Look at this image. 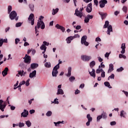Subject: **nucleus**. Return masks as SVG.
Segmentation results:
<instances>
[{"instance_id": "nucleus-18", "label": "nucleus", "mask_w": 128, "mask_h": 128, "mask_svg": "<svg viewBox=\"0 0 128 128\" xmlns=\"http://www.w3.org/2000/svg\"><path fill=\"white\" fill-rule=\"evenodd\" d=\"M121 48L122 50L120 52L121 54H124L126 52V44H122Z\"/></svg>"}, {"instance_id": "nucleus-28", "label": "nucleus", "mask_w": 128, "mask_h": 128, "mask_svg": "<svg viewBox=\"0 0 128 128\" xmlns=\"http://www.w3.org/2000/svg\"><path fill=\"white\" fill-rule=\"evenodd\" d=\"M72 76V67H69L68 68V73L67 74V76L70 77Z\"/></svg>"}, {"instance_id": "nucleus-33", "label": "nucleus", "mask_w": 128, "mask_h": 128, "mask_svg": "<svg viewBox=\"0 0 128 128\" xmlns=\"http://www.w3.org/2000/svg\"><path fill=\"white\" fill-rule=\"evenodd\" d=\"M40 50H44V52H46V46H44V44H42V46L40 47Z\"/></svg>"}, {"instance_id": "nucleus-63", "label": "nucleus", "mask_w": 128, "mask_h": 128, "mask_svg": "<svg viewBox=\"0 0 128 128\" xmlns=\"http://www.w3.org/2000/svg\"><path fill=\"white\" fill-rule=\"evenodd\" d=\"M96 42H102V39H100V38L98 37L96 38Z\"/></svg>"}, {"instance_id": "nucleus-4", "label": "nucleus", "mask_w": 128, "mask_h": 128, "mask_svg": "<svg viewBox=\"0 0 128 128\" xmlns=\"http://www.w3.org/2000/svg\"><path fill=\"white\" fill-rule=\"evenodd\" d=\"M58 68H60V66L58 64H57L54 68V69L52 72V76H58Z\"/></svg>"}, {"instance_id": "nucleus-19", "label": "nucleus", "mask_w": 128, "mask_h": 128, "mask_svg": "<svg viewBox=\"0 0 128 128\" xmlns=\"http://www.w3.org/2000/svg\"><path fill=\"white\" fill-rule=\"evenodd\" d=\"M38 66V64L36 63H32L30 64V68L32 70H34Z\"/></svg>"}, {"instance_id": "nucleus-2", "label": "nucleus", "mask_w": 128, "mask_h": 128, "mask_svg": "<svg viewBox=\"0 0 128 128\" xmlns=\"http://www.w3.org/2000/svg\"><path fill=\"white\" fill-rule=\"evenodd\" d=\"M9 18L11 20H18V14L14 10L12 11L9 14Z\"/></svg>"}, {"instance_id": "nucleus-16", "label": "nucleus", "mask_w": 128, "mask_h": 128, "mask_svg": "<svg viewBox=\"0 0 128 128\" xmlns=\"http://www.w3.org/2000/svg\"><path fill=\"white\" fill-rule=\"evenodd\" d=\"M114 70V64H109V69L108 71V73L110 74V72H112Z\"/></svg>"}, {"instance_id": "nucleus-5", "label": "nucleus", "mask_w": 128, "mask_h": 128, "mask_svg": "<svg viewBox=\"0 0 128 128\" xmlns=\"http://www.w3.org/2000/svg\"><path fill=\"white\" fill-rule=\"evenodd\" d=\"M81 60H83V62H90V60H92V57L86 55H82L81 56Z\"/></svg>"}, {"instance_id": "nucleus-9", "label": "nucleus", "mask_w": 128, "mask_h": 128, "mask_svg": "<svg viewBox=\"0 0 128 128\" xmlns=\"http://www.w3.org/2000/svg\"><path fill=\"white\" fill-rule=\"evenodd\" d=\"M93 18H94V16L92 15H90V14L87 15L84 18V22H86V24H88V22H90V20L92 19Z\"/></svg>"}, {"instance_id": "nucleus-62", "label": "nucleus", "mask_w": 128, "mask_h": 128, "mask_svg": "<svg viewBox=\"0 0 128 128\" xmlns=\"http://www.w3.org/2000/svg\"><path fill=\"white\" fill-rule=\"evenodd\" d=\"M82 44H84V46H88V42H87L86 41H85L82 42Z\"/></svg>"}, {"instance_id": "nucleus-43", "label": "nucleus", "mask_w": 128, "mask_h": 128, "mask_svg": "<svg viewBox=\"0 0 128 128\" xmlns=\"http://www.w3.org/2000/svg\"><path fill=\"white\" fill-rule=\"evenodd\" d=\"M124 70V68L120 67V68H118L116 70V72H122V70Z\"/></svg>"}, {"instance_id": "nucleus-15", "label": "nucleus", "mask_w": 128, "mask_h": 128, "mask_svg": "<svg viewBox=\"0 0 128 128\" xmlns=\"http://www.w3.org/2000/svg\"><path fill=\"white\" fill-rule=\"evenodd\" d=\"M36 76V70H34L30 74L29 77L30 78H32Z\"/></svg>"}, {"instance_id": "nucleus-14", "label": "nucleus", "mask_w": 128, "mask_h": 128, "mask_svg": "<svg viewBox=\"0 0 128 128\" xmlns=\"http://www.w3.org/2000/svg\"><path fill=\"white\" fill-rule=\"evenodd\" d=\"M99 14H100L102 20H104V18H106V16H108V14L104 13L102 12H99Z\"/></svg>"}, {"instance_id": "nucleus-29", "label": "nucleus", "mask_w": 128, "mask_h": 128, "mask_svg": "<svg viewBox=\"0 0 128 128\" xmlns=\"http://www.w3.org/2000/svg\"><path fill=\"white\" fill-rule=\"evenodd\" d=\"M56 94H64V90H62V89H58Z\"/></svg>"}, {"instance_id": "nucleus-36", "label": "nucleus", "mask_w": 128, "mask_h": 128, "mask_svg": "<svg viewBox=\"0 0 128 128\" xmlns=\"http://www.w3.org/2000/svg\"><path fill=\"white\" fill-rule=\"evenodd\" d=\"M26 124L28 128H30L32 126V122H30V120H28L26 122Z\"/></svg>"}, {"instance_id": "nucleus-32", "label": "nucleus", "mask_w": 128, "mask_h": 128, "mask_svg": "<svg viewBox=\"0 0 128 128\" xmlns=\"http://www.w3.org/2000/svg\"><path fill=\"white\" fill-rule=\"evenodd\" d=\"M86 118L88 120V122H92V118L90 116V114H88L86 116Z\"/></svg>"}, {"instance_id": "nucleus-12", "label": "nucleus", "mask_w": 128, "mask_h": 128, "mask_svg": "<svg viewBox=\"0 0 128 128\" xmlns=\"http://www.w3.org/2000/svg\"><path fill=\"white\" fill-rule=\"evenodd\" d=\"M108 28L107 34L110 36V32H112V26L110 24Z\"/></svg>"}, {"instance_id": "nucleus-23", "label": "nucleus", "mask_w": 128, "mask_h": 128, "mask_svg": "<svg viewBox=\"0 0 128 128\" xmlns=\"http://www.w3.org/2000/svg\"><path fill=\"white\" fill-rule=\"evenodd\" d=\"M6 104H0V110H2V112H4V108H6Z\"/></svg>"}, {"instance_id": "nucleus-10", "label": "nucleus", "mask_w": 128, "mask_h": 128, "mask_svg": "<svg viewBox=\"0 0 128 128\" xmlns=\"http://www.w3.org/2000/svg\"><path fill=\"white\" fill-rule=\"evenodd\" d=\"M92 2L90 3L86 8V12H92Z\"/></svg>"}, {"instance_id": "nucleus-54", "label": "nucleus", "mask_w": 128, "mask_h": 128, "mask_svg": "<svg viewBox=\"0 0 128 128\" xmlns=\"http://www.w3.org/2000/svg\"><path fill=\"white\" fill-rule=\"evenodd\" d=\"M35 30H36V36H38V27H36V26H35Z\"/></svg>"}, {"instance_id": "nucleus-45", "label": "nucleus", "mask_w": 128, "mask_h": 128, "mask_svg": "<svg viewBox=\"0 0 128 128\" xmlns=\"http://www.w3.org/2000/svg\"><path fill=\"white\" fill-rule=\"evenodd\" d=\"M101 76L102 78H106V72L104 70L102 72Z\"/></svg>"}, {"instance_id": "nucleus-30", "label": "nucleus", "mask_w": 128, "mask_h": 128, "mask_svg": "<svg viewBox=\"0 0 128 128\" xmlns=\"http://www.w3.org/2000/svg\"><path fill=\"white\" fill-rule=\"evenodd\" d=\"M86 36H84L82 38L81 44H82V43L84 42H86Z\"/></svg>"}, {"instance_id": "nucleus-61", "label": "nucleus", "mask_w": 128, "mask_h": 128, "mask_svg": "<svg viewBox=\"0 0 128 128\" xmlns=\"http://www.w3.org/2000/svg\"><path fill=\"white\" fill-rule=\"evenodd\" d=\"M94 4L96 6H98V0H94Z\"/></svg>"}, {"instance_id": "nucleus-8", "label": "nucleus", "mask_w": 128, "mask_h": 128, "mask_svg": "<svg viewBox=\"0 0 128 128\" xmlns=\"http://www.w3.org/2000/svg\"><path fill=\"white\" fill-rule=\"evenodd\" d=\"M99 4H100V8H104V6H106V4H108V0H101L100 1Z\"/></svg>"}, {"instance_id": "nucleus-1", "label": "nucleus", "mask_w": 128, "mask_h": 128, "mask_svg": "<svg viewBox=\"0 0 128 128\" xmlns=\"http://www.w3.org/2000/svg\"><path fill=\"white\" fill-rule=\"evenodd\" d=\"M44 17L42 16H40L39 18L40 21H38L37 23L38 28H40V26H41L42 30H44L45 28L44 23V21H42V20H44Z\"/></svg>"}, {"instance_id": "nucleus-40", "label": "nucleus", "mask_w": 128, "mask_h": 128, "mask_svg": "<svg viewBox=\"0 0 128 128\" xmlns=\"http://www.w3.org/2000/svg\"><path fill=\"white\" fill-rule=\"evenodd\" d=\"M8 14H10V12H12V6H8Z\"/></svg>"}, {"instance_id": "nucleus-37", "label": "nucleus", "mask_w": 128, "mask_h": 128, "mask_svg": "<svg viewBox=\"0 0 128 128\" xmlns=\"http://www.w3.org/2000/svg\"><path fill=\"white\" fill-rule=\"evenodd\" d=\"M122 10L125 14H126V12H128V7L124 6L122 8Z\"/></svg>"}, {"instance_id": "nucleus-24", "label": "nucleus", "mask_w": 128, "mask_h": 128, "mask_svg": "<svg viewBox=\"0 0 128 128\" xmlns=\"http://www.w3.org/2000/svg\"><path fill=\"white\" fill-rule=\"evenodd\" d=\"M126 112H124V110H122L120 112V116H121V118H126Z\"/></svg>"}, {"instance_id": "nucleus-22", "label": "nucleus", "mask_w": 128, "mask_h": 128, "mask_svg": "<svg viewBox=\"0 0 128 128\" xmlns=\"http://www.w3.org/2000/svg\"><path fill=\"white\" fill-rule=\"evenodd\" d=\"M74 40V37L72 36H69L67 38V44H70L72 42V40Z\"/></svg>"}, {"instance_id": "nucleus-57", "label": "nucleus", "mask_w": 128, "mask_h": 128, "mask_svg": "<svg viewBox=\"0 0 128 128\" xmlns=\"http://www.w3.org/2000/svg\"><path fill=\"white\" fill-rule=\"evenodd\" d=\"M110 126H116V122L115 121H113L110 122Z\"/></svg>"}, {"instance_id": "nucleus-44", "label": "nucleus", "mask_w": 128, "mask_h": 128, "mask_svg": "<svg viewBox=\"0 0 128 128\" xmlns=\"http://www.w3.org/2000/svg\"><path fill=\"white\" fill-rule=\"evenodd\" d=\"M76 80V78H74V76H72L69 78V80L71 82H74V80Z\"/></svg>"}, {"instance_id": "nucleus-26", "label": "nucleus", "mask_w": 128, "mask_h": 128, "mask_svg": "<svg viewBox=\"0 0 128 128\" xmlns=\"http://www.w3.org/2000/svg\"><path fill=\"white\" fill-rule=\"evenodd\" d=\"M94 66H96V62L94 60L92 61L90 63V68H92Z\"/></svg>"}, {"instance_id": "nucleus-31", "label": "nucleus", "mask_w": 128, "mask_h": 128, "mask_svg": "<svg viewBox=\"0 0 128 128\" xmlns=\"http://www.w3.org/2000/svg\"><path fill=\"white\" fill-rule=\"evenodd\" d=\"M104 84L105 86H108V88H112V86H110V84L108 82H104Z\"/></svg>"}, {"instance_id": "nucleus-55", "label": "nucleus", "mask_w": 128, "mask_h": 128, "mask_svg": "<svg viewBox=\"0 0 128 128\" xmlns=\"http://www.w3.org/2000/svg\"><path fill=\"white\" fill-rule=\"evenodd\" d=\"M4 44V39L0 40V47L2 46V44Z\"/></svg>"}, {"instance_id": "nucleus-20", "label": "nucleus", "mask_w": 128, "mask_h": 128, "mask_svg": "<svg viewBox=\"0 0 128 128\" xmlns=\"http://www.w3.org/2000/svg\"><path fill=\"white\" fill-rule=\"evenodd\" d=\"M89 73L91 76H92L94 78H96V70L92 68V72L89 71Z\"/></svg>"}, {"instance_id": "nucleus-47", "label": "nucleus", "mask_w": 128, "mask_h": 128, "mask_svg": "<svg viewBox=\"0 0 128 128\" xmlns=\"http://www.w3.org/2000/svg\"><path fill=\"white\" fill-rule=\"evenodd\" d=\"M54 124L56 126H58V124H64V121H62V122L59 121L57 122H54Z\"/></svg>"}, {"instance_id": "nucleus-34", "label": "nucleus", "mask_w": 128, "mask_h": 128, "mask_svg": "<svg viewBox=\"0 0 128 128\" xmlns=\"http://www.w3.org/2000/svg\"><path fill=\"white\" fill-rule=\"evenodd\" d=\"M29 8L31 12H34V4H30Z\"/></svg>"}, {"instance_id": "nucleus-3", "label": "nucleus", "mask_w": 128, "mask_h": 128, "mask_svg": "<svg viewBox=\"0 0 128 128\" xmlns=\"http://www.w3.org/2000/svg\"><path fill=\"white\" fill-rule=\"evenodd\" d=\"M82 10H84V8H80V11L78 10V8H76L75 10V14L77 16H80V18L82 17Z\"/></svg>"}, {"instance_id": "nucleus-58", "label": "nucleus", "mask_w": 128, "mask_h": 128, "mask_svg": "<svg viewBox=\"0 0 128 128\" xmlns=\"http://www.w3.org/2000/svg\"><path fill=\"white\" fill-rule=\"evenodd\" d=\"M22 126H24V124L20 122L19 123V128H22Z\"/></svg>"}, {"instance_id": "nucleus-46", "label": "nucleus", "mask_w": 128, "mask_h": 128, "mask_svg": "<svg viewBox=\"0 0 128 128\" xmlns=\"http://www.w3.org/2000/svg\"><path fill=\"white\" fill-rule=\"evenodd\" d=\"M44 66L46 68H50V63H48V62H46L45 64H44Z\"/></svg>"}, {"instance_id": "nucleus-60", "label": "nucleus", "mask_w": 128, "mask_h": 128, "mask_svg": "<svg viewBox=\"0 0 128 128\" xmlns=\"http://www.w3.org/2000/svg\"><path fill=\"white\" fill-rule=\"evenodd\" d=\"M18 2L20 3L22 2H24V4H28V1H26V0H18Z\"/></svg>"}, {"instance_id": "nucleus-38", "label": "nucleus", "mask_w": 128, "mask_h": 128, "mask_svg": "<svg viewBox=\"0 0 128 128\" xmlns=\"http://www.w3.org/2000/svg\"><path fill=\"white\" fill-rule=\"evenodd\" d=\"M22 22H19L16 24V28H20V26H22Z\"/></svg>"}, {"instance_id": "nucleus-51", "label": "nucleus", "mask_w": 128, "mask_h": 128, "mask_svg": "<svg viewBox=\"0 0 128 128\" xmlns=\"http://www.w3.org/2000/svg\"><path fill=\"white\" fill-rule=\"evenodd\" d=\"M73 40L74 38H80V34H76L74 35V36H72Z\"/></svg>"}, {"instance_id": "nucleus-52", "label": "nucleus", "mask_w": 128, "mask_h": 128, "mask_svg": "<svg viewBox=\"0 0 128 128\" xmlns=\"http://www.w3.org/2000/svg\"><path fill=\"white\" fill-rule=\"evenodd\" d=\"M110 53L106 52V54H104L105 58H108V56H110Z\"/></svg>"}, {"instance_id": "nucleus-11", "label": "nucleus", "mask_w": 128, "mask_h": 128, "mask_svg": "<svg viewBox=\"0 0 128 128\" xmlns=\"http://www.w3.org/2000/svg\"><path fill=\"white\" fill-rule=\"evenodd\" d=\"M28 116V111L24 109V112H22L21 114V116L22 118H26V116Z\"/></svg>"}, {"instance_id": "nucleus-35", "label": "nucleus", "mask_w": 128, "mask_h": 128, "mask_svg": "<svg viewBox=\"0 0 128 128\" xmlns=\"http://www.w3.org/2000/svg\"><path fill=\"white\" fill-rule=\"evenodd\" d=\"M101 116H102V118L104 119V120H106L107 118H108V116L106 115V112H103Z\"/></svg>"}, {"instance_id": "nucleus-48", "label": "nucleus", "mask_w": 128, "mask_h": 128, "mask_svg": "<svg viewBox=\"0 0 128 128\" xmlns=\"http://www.w3.org/2000/svg\"><path fill=\"white\" fill-rule=\"evenodd\" d=\"M30 79L28 78L26 82V86H30Z\"/></svg>"}, {"instance_id": "nucleus-42", "label": "nucleus", "mask_w": 128, "mask_h": 128, "mask_svg": "<svg viewBox=\"0 0 128 128\" xmlns=\"http://www.w3.org/2000/svg\"><path fill=\"white\" fill-rule=\"evenodd\" d=\"M52 114V112L51 111H48L46 114L47 116H50Z\"/></svg>"}, {"instance_id": "nucleus-21", "label": "nucleus", "mask_w": 128, "mask_h": 128, "mask_svg": "<svg viewBox=\"0 0 128 128\" xmlns=\"http://www.w3.org/2000/svg\"><path fill=\"white\" fill-rule=\"evenodd\" d=\"M18 74H20L21 76H24L26 74V72H24L23 70H19L18 71Z\"/></svg>"}, {"instance_id": "nucleus-13", "label": "nucleus", "mask_w": 128, "mask_h": 128, "mask_svg": "<svg viewBox=\"0 0 128 128\" xmlns=\"http://www.w3.org/2000/svg\"><path fill=\"white\" fill-rule=\"evenodd\" d=\"M56 28L58 30H60L62 32H64V30H66V29L64 28V26H60L58 24H56Z\"/></svg>"}, {"instance_id": "nucleus-6", "label": "nucleus", "mask_w": 128, "mask_h": 128, "mask_svg": "<svg viewBox=\"0 0 128 128\" xmlns=\"http://www.w3.org/2000/svg\"><path fill=\"white\" fill-rule=\"evenodd\" d=\"M34 15L32 14H30L29 18H28V20L29 22H31L30 24L32 26H34Z\"/></svg>"}, {"instance_id": "nucleus-39", "label": "nucleus", "mask_w": 128, "mask_h": 128, "mask_svg": "<svg viewBox=\"0 0 128 128\" xmlns=\"http://www.w3.org/2000/svg\"><path fill=\"white\" fill-rule=\"evenodd\" d=\"M102 118V115H100L97 116L96 121L100 122Z\"/></svg>"}, {"instance_id": "nucleus-7", "label": "nucleus", "mask_w": 128, "mask_h": 128, "mask_svg": "<svg viewBox=\"0 0 128 128\" xmlns=\"http://www.w3.org/2000/svg\"><path fill=\"white\" fill-rule=\"evenodd\" d=\"M24 62L26 64H30V60H32V58H30V56H28V54H26L25 57L24 58Z\"/></svg>"}, {"instance_id": "nucleus-27", "label": "nucleus", "mask_w": 128, "mask_h": 128, "mask_svg": "<svg viewBox=\"0 0 128 128\" xmlns=\"http://www.w3.org/2000/svg\"><path fill=\"white\" fill-rule=\"evenodd\" d=\"M58 10H59L58 8H56V9H53L52 14H53V16H54V14H56L58 12Z\"/></svg>"}, {"instance_id": "nucleus-49", "label": "nucleus", "mask_w": 128, "mask_h": 128, "mask_svg": "<svg viewBox=\"0 0 128 128\" xmlns=\"http://www.w3.org/2000/svg\"><path fill=\"white\" fill-rule=\"evenodd\" d=\"M110 78H114V74H112L108 78V80H110Z\"/></svg>"}, {"instance_id": "nucleus-50", "label": "nucleus", "mask_w": 128, "mask_h": 128, "mask_svg": "<svg viewBox=\"0 0 128 128\" xmlns=\"http://www.w3.org/2000/svg\"><path fill=\"white\" fill-rule=\"evenodd\" d=\"M26 84V81L23 80L22 82H20V84H19V86H22V84Z\"/></svg>"}, {"instance_id": "nucleus-41", "label": "nucleus", "mask_w": 128, "mask_h": 128, "mask_svg": "<svg viewBox=\"0 0 128 128\" xmlns=\"http://www.w3.org/2000/svg\"><path fill=\"white\" fill-rule=\"evenodd\" d=\"M103 70L102 68H101L100 69H97L96 70V74H100V72H102Z\"/></svg>"}, {"instance_id": "nucleus-53", "label": "nucleus", "mask_w": 128, "mask_h": 128, "mask_svg": "<svg viewBox=\"0 0 128 128\" xmlns=\"http://www.w3.org/2000/svg\"><path fill=\"white\" fill-rule=\"evenodd\" d=\"M20 42V38H16L15 40V44H18V42Z\"/></svg>"}, {"instance_id": "nucleus-25", "label": "nucleus", "mask_w": 128, "mask_h": 128, "mask_svg": "<svg viewBox=\"0 0 128 128\" xmlns=\"http://www.w3.org/2000/svg\"><path fill=\"white\" fill-rule=\"evenodd\" d=\"M110 24V22L108 20L105 22V24L103 28H108Z\"/></svg>"}, {"instance_id": "nucleus-17", "label": "nucleus", "mask_w": 128, "mask_h": 128, "mask_svg": "<svg viewBox=\"0 0 128 128\" xmlns=\"http://www.w3.org/2000/svg\"><path fill=\"white\" fill-rule=\"evenodd\" d=\"M8 68H6L2 72V74L3 76H6L8 74Z\"/></svg>"}, {"instance_id": "nucleus-56", "label": "nucleus", "mask_w": 128, "mask_h": 128, "mask_svg": "<svg viewBox=\"0 0 128 128\" xmlns=\"http://www.w3.org/2000/svg\"><path fill=\"white\" fill-rule=\"evenodd\" d=\"M52 104H58V100H56V98H55L54 100V102H52Z\"/></svg>"}, {"instance_id": "nucleus-64", "label": "nucleus", "mask_w": 128, "mask_h": 128, "mask_svg": "<svg viewBox=\"0 0 128 128\" xmlns=\"http://www.w3.org/2000/svg\"><path fill=\"white\" fill-rule=\"evenodd\" d=\"M80 28H82V26H77L76 27V30H80Z\"/></svg>"}, {"instance_id": "nucleus-59", "label": "nucleus", "mask_w": 128, "mask_h": 128, "mask_svg": "<svg viewBox=\"0 0 128 128\" xmlns=\"http://www.w3.org/2000/svg\"><path fill=\"white\" fill-rule=\"evenodd\" d=\"M98 62H102L104 60V59L102 58H100V56H98Z\"/></svg>"}]
</instances>
